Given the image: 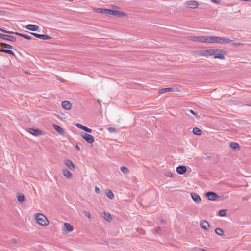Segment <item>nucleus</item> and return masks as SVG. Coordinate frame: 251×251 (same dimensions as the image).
<instances>
[{
	"label": "nucleus",
	"mask_w": 251,
	"mask_h": 251,
	"mask_svg": "<svg viewBox=\"0 0 251 251\" xmlns=\"http://www.w3.org/2000/svg\"><path fill=\"white\" fill-rule=\"evenodd\" d=\"M62 107L66 110H70L72 107L71 103L68 101H64L62 102Z\"/></svg>",
	"instance_id": "obj_19"
},
{
	"label": "nucleus",
	"mask_w": 251,
	"mask_h": 251,
	"mask_svg": "<svg viewBox=\"0 0 251 251\" xmlns=\"http://www.w3.org/2000/svg\"><path fill=\"white\" fill-rule=\"evenodd\" d=\"M199 55L202 56H211L214 54L213 49L199 50Z\"/></svg>",
	"instance_id": "obj_4"
},
{
	"label": "nucleus",
	"mask_w": 251,
	"mask_h": 251,
	"mask_svg": "<svg viewBox=\"0 0 251 251\" xmlns=\"http://www.w3.org/2000/svg\"><path fill=\"white\" fill-rule=\"evenodd\" d=\"M97 101L100 104H101V100H100L98 99Z\"/></svg>",
	"instance_id": "obj_47"
},
{
	"label": "nucleus",
	"mask_w": 251,
	"mask_h": 251,
	"mask_svg": "<svg viewBox=\"0 0 251 251\" xmlns=\"http://www.w3.org/2000/svg\"><path fill=\"white\" fill-rule=\"evenodd\" d=\"M106 15H114L118 17H120L124 16L125 15V13L119 11L111 9H107V12L106 13Z\"/></svg>",
	"instance_id": "obj_5"
},
{
	"label": "nucleus",
	"mask_w": 251,
	"mask_h": 251,
	"mask_svg": "<svg viewBox=\"0 0 251 251\" xmlns=\"http://www.w3.org/2000/svg\"><path fill=\"white\" fill-rule=\"evenodd\" d=\"M167 176H169V177H172L173 174L171 173L168 172V173H167Z\"/></svg>",
	"instance_id": "obj_44"
},
{
	"label": "nucleus",
	"mask_w": 251,
	"mask_h": 251,
	"mask_svg": "<svg viewBox=\"0 0 251 251\" xmlns=\"http://www.w3.org/2000/svg\"><path fill=\"white\" fill-rule=\"evenodd\" d=\"M249 105L251 106V102L250 103V104Z\"/></svg>",
	"instance_id": "obj_53"
},
{
	"label": "nucleus",
	"mask_w": 251,
	"mask_h": 251,
	"mask_svg": "<svg viewBox=\"0 0 251 251\" xmlns=\"http://www.w3.org/2000/svg\"><path fill=\"white\" fill-rule=\"evenodd\" d=\"M233 41V40L228 38L218 36H211V43H218L219 44H227L232 42Z\"/></svg>",
	"instance_id": "obj_2"
},
{
	"label": "nucleus",
	"mask_w": 251,
	"mask_h": 251,
	"mask_svg": "<svg viewBox=\"0 0 251 251\" xmlns=\"http://www.w3.org/2000/svg\"><path fill=\"white\" fill-rule=\"evenodd\" d=\"M65 164L71 170L75 169V166L72 161L69 159H67L65 161Z\"/></svg>",
	"instance_id": "obj_16"
},
{
	"label": "nucleus",
	"mask_w": 251,
	"mask_h": 251,
	"mask_svg": "<svg viewBox=\"0 0 251 251\" xmlns=\"http://www.w3.org/2000/svg\"><path fill=\"white\" fill-rule=\"evenodd\" d=\"M2 36H3V34L0 33V38L2 39Z\"/></svg>",
	"instance_id": "obj_51"
},
{
	"label": "nucleus",
	"mask_w": 251,
	"mask_h": 251,
	"mask_svg": "<svg viewBox=\"0 0 251 251\" xmlns=\"http://www.w3.org/2000/svg\"><path fill=\"white\" fill-rule=\"evenodd\" d=\"M121 171L125 174H126L128 173V169L125 166H122L121 167Z\"/></svg>",
	"instance_id": "obj_33"
},
{
	"label": "nucleus",
	"mask_w": 251,
	"mask_h": 251,
	"mask_svg": "<svg viewBox=\"0 0 251 251\" xmlns=\"http://www.w3.org/2000/svg\"><path fill=\"white\" fill-rule=\"evenodd\" d=\"M85 216L87 217H88L89 218H90L91 217V214L89 212H87L85 213Z\"/></svg>",
	"instance_id": "obj_42"
},
{
	"label": "nucleus",
	"mask_w": 251,
	"mask_h": 251,
	"mask_svg": "<svg viewBox=\"0 0 251 251\" xmlns=\"http://www.w3.org/2000/svg\"><path fill=\"white\" fill-rule=\"evenodd\" d=\"M106 196L110 199H112L114 198V194L111 190H108L106 192Z\"/></svg>",
	"instance_id": "obj_28"
},
{
	"label": "nucleus",
	"mask_w": 251,
	"mask_h": 251,
	"mask_svg": "<svg viewBox=\"0 0 251 251\" xmlns=\"http://www.w3.org/2000/svg\"><path fill=\"white\" fill-rule=\"evenodd\" d=\"M191 39L192 40L196 42H199L200 36H193L191 37Z\"/></svg>",
	"instance_id": "obj_36"
},
{
	"label": "nucleus",
	"mask_w": 251,
	"mask_h": 251,
	"mask_svg": "<svg viewBox=\"0 0 251 251\" xmlns=\"http://www.w3.org/2000/svg\"><path fill=\"white\" fill-rule=\"evenodd\" d=\"M215 232L219 235H223V234H224V231L223 230L221 229V228H216L215 229Z\"/></svg>",
	"instance_id": "obj_32"
},
{
	"label": "nucleus",
	"mask_w": 251,
	"mask_h": 251,
	"mask_svg": "<svg viewBox=\"0 0 251 251\" xmlns=\"http://www.w3.org/2000/svg\"><path fill=\"white\" fill-rule=\"evenodd\" d=\"M103 217L106 221H110L112 220V216L108 213H104Z\"/></svg>",
	"instance_id": "obj_27"
},
{
	"label": "nucleus",
	"mask_w": 251,
	"mask_h": 251,
	"mask_svg": "<svg viewBox=\"0 0 251 251\" xmlns=\"http://www.w3.org/2000/svg\"><path fill=\"white\" fill-rule=\"evenodd\" d=\"M173 90H174V88H171V87L164 88H162V89H159V92L160 94H163L167 92L173 91Z\"/></svg>",
	"instance_id": "obj_22"
},
{
	"label": "nucleus",
	"mask_w": 251,
	"mask_h": 251,
	"mask_svg": "<svg viewBox=\"0 0 251 251\" xmlns=\"http://www.w3.org/2000/svg\"><path fill=\"white\" fill-rule=\"evenodd\" d=\"M243 1H251V0H240Z\"/></svg>",
	"instance_id": "obj_49"
},
{
	"label": "nucleus",
	"mask_w": 251,
	"mask_h": 251,
	"mask_svg": "<svg viewBox=\"0 0 251 251\" xmlns=\"http://www.w3.org/2000/svg\"><path fill=\"white\" fill-rule=\"evenodd\" d=\"M1 45L7 49H12V46L11 45L6 44V43H1Z\"/></svg>",
	"instance_id": "obj_34"
},
{
	"label": "nucleus",
	"mask_w": 251,
	"mask_h": 251,
	"mask_svg": "<svg viewBox=\"0 0 251 251\" xmlns=\"http://www.w3.org/2000/svg\"><path fill=\"white\" fill-rule=\"evenodd\" d=\"M190 112L193 114V115H195L196 116H197L198 118H199V116L197 115V113H195L193 110L191 109V110H189Z\"/></svg>",
	"instance_id": "obj_38"
},
{
	"label": "nucleus",
	"mask_w": 251,
	"mask_h": 251,
	"mask_svg": "<svg viewBox=\"0 0 251 251\" xmlns=\"http://www.w3.org/2000/svg\"><path fill=\"white\" fill-rule=\"evenodd\" d=\"M53 127L56 130V131L60 135H64V130L59 126L57 125H53Z\"/></svg>",
	"instance_id": "obj_20"
},
{
	"label": "nucleus",
	"mask_w": 251,
	"mask_h": 251,
	"mask_svg": "<svg viewBox=\"0 0 251 251\" xmlns=\"http://www.w3.org/2000/svg\"><path fill=\"white\" fill-rule=\"evenodd\" d=\"M230 147L233 149H236L239 148V145L236 142H231L230 144Z\"/></svg>",
	"instance_id": "obj_30"
},
{
	"label": "nucleus",
	"mask_w": 251,
	"mask_h": 251,
	"mask_svg": "<svg viewBox=\"0 0 251 251\" xmlns=\"http://www.w3.org/2000/svg\"><path fill=\"white\" fill-rule=\"evenodd\" d=\"M161 222L162 223H165L166 222L165 220H161Z\"/></svg>",
	"instance_id": "obj_50"
},
{
	"label": "nucleus",
	"mask_w": 251,
	"mask_h": 251,
	"mask_svg": "<svg viewBox=\"0 0 251 251\" xmlns=\"http://www.w3.org/2000/svg\"><path fill=\"white\" fill-rule=\"evenodd\" d=\"M186 167L184 166H179L176 168L177 173L178 174L182 175L186 171Z\"/></svg>",
	"instance_id": "obj_15"
},
{
	"label": "nucleus",
	"mask_w": 251,
	"mask_h": 251,
	"mask_svg": "<svg viewBox=\"0 0 251 251\" xmlns=\"http://www.w3.org/2000/svg\"><path fill=\"white\" fill-rule=\"evenodd\" d=\"M96 12H97L98 13L106 14L107 12V9L98 8L96 10Z\"/></svg>",
	"instance_id": "obj_31"
},
{
	"label": "nucleus",
	"mask_w": 251,
	"mask_h": 251,
	"mask_svg": "<svg viewBox=\"0 0 251 251\" xmlns=\"http://www.w3.org/2000/svg\"><path fill=\"white\" fill-rule=\"evenodd\" d=\"M95 192L97 194H99L100 192V190L98 187H95Z\"/></svg>",
	"instance_id": "obj_40"
},
{
	"label": "nucleus",
	"mask_w": 251,
	"mask_h": 251,
	"mask_svg": "<svg viewBox=\"0 0 251 251\" xmlns=\"http://www.w3.org/2000/svg\"><path fill=\"white\" fill-rule=\"evenodd\" d=\"M0 31L1 32H3L4 33H7V32H8L7 30H6L2 29V28H0Z\"/></svg>",
	"instance_id": "obj_43"
},
{
	"label": "nucleus",
	"mask_w": 251,
	"mask_h": 251,
	"mask_svg": "<svg viewBox=\"0 0 251 251\" xmlns=\"http://www.w3.org/2000/svg\"><path fill=\"white\" fill-rule=\"evenodd\" d=\"M200 42L211 43V36H201L199 39Z\"/></svg>",
	"instance_id": "obj_10"
},
{
	"label": "nucleus",
	"mask_w": 251,
	"mask_h": 251,
	"mask_svg": "<svg viewBox=\"0 0 251 251\" xmlns=\"http://www.w3.org/2000/svg\"><path fill=\"white\" fill-rule=\"evenodd\" d=\"M28 131L30 134L35 136H38L42 134L41 131L38 129L28 128Z\"/></svg>",
	"instance_id": "obj_14"
},
{
	"label": "nucleus",
	"mask_w": 251,
	"mask_h": 251,
	"mask_svg": "<svg viewBox=\"0 0 251 251\" xmlns=\"http://www.w3.org/2000/svg\"><path fill=\"white\" fill-rule=\"evenodd\" d=\"M63 174L64 176L68 178H70L72 176V173L67 169L63 170Z\"/></svg>",
	"instance_id": "obj_21"
},
{
	"label": "nucleus",
	"mask_w": 251,
	"mask_h": 251,
	"mask_svg": "<svg viewBox=\"0 0 251 251\" xmlns=\"http://www.w3.org/2000/svg\"><path fill=\"white\" fill-rule=\"evenodd\" d=\"M206 196L208 199L210 201H214L218 197V196L215 193L212 192H207Z\"/></svg>",
	"instance_id": "obj_9"
},
{
	"label": "nucleus",
	"mask_w": 251,
	"mask_h": 251,
	"mask_svg": "<svg viewBox=\"0 0 251 251\" xmlns=\"http://www.w3.org/2000/svg\"><path fill=\"white\" fill-rule=\"evenodd\" d=\"M191 196L193 200L196 202V203H200L201 199V197L198 195L197 194L195 193H191Z\"/></svg>",
	"instance_id": "obj_12"
},
{
	"label": "nucleus",
	"mask_w": 251,
	"mask_h": 251,
	"mask_svg": "<svg viewBox=\"0 0 251 251\" xmlns=\"http://www.w3.org/2000/svg\"><path fill=\"white\" fill-rule=\"evenodd\" d=\"M37 223L41 226H46L49 225V221L43 214L37 213L35 215Z\"/></svg>",
	"instance_id": "obj_1"
},
{
	"label": "nucleus",
	"mask_w": 251,
	"mask_h": 251,
	"mask_svg": "<svg viewBox=\"0 0 251 251\" xmlns=\"http://www.w3.org/2000/svg\"><path fill=\"white\" fill-rule=\"evenodd\" d=\"M17 200L20 203H22L25 200V196L23 194H20L17 197Z\"/></svg>",
	"instance_id": "obj_25"
},
{
	"label": "nucleus",
	"mask_w": 251,
	"mask_h": 251,
	"mask_svg": "<svg viewBox=\"0 0 251 251\" xmlns=\"http://www.w3.org/2000/svg\"><path fill=\"white\" fill-rule=\"evenodd\" d=\"M76 126L78 128H80V129L83 130L84 131H85L86 132L91 133L92 132V130L91 129L89 128H88V127L83 126L82 125H81L80 124H77L76 125Z\"/></svg>",
	"instance_id": "obj_17"
},
{
	"label": "nucleus",
	"mask_w": 251,
	"mask_h": 251,
	"mask_svg": "<svg viewBox=\"0 0 251 251\" xmlns=\"http://www.w3.org/2000/svg\"><path fill=\"white\" fill-rule=\"evenodd\" d=\"M232 44L234 47H238L241 45L239 43H234H234H232Z\"/></svg>",
	"instance_id": "obj_41"
},
{
	"label": "nucleus",
	"mask_w": 251,
	"mask_h": 251,
	"mask_svg": "<svg viewBox=\"0 0 251 251\" xmlns=\"http://www.w3.org/2000/svg\"><path fill=\"white\" fill-rule=\"evenodd\" d=\"M8 32H7V33H8V34H14V32L13 31H8Z\"/></svg>",
	"instance_id": "obj_46"
},
{
	"label": "nucleus",
	"mask_w": 251,
	"mask_h": 251,
	"mask_svg": "<svg viewBox=\"0 0 251 251\" xmlns=\"http://www.w3.org/2000/svg\"><path fill=\"white\" fill-rule=\"evenodd\" d=\"M20 36L22 37H23L25 39H26L27 40H31L32 38L31 36H30L29 35H25L24 34L20 35Z\"/></svg>",
	"instance_id": "obj_35"
},
{
	"label": "nucleus",
	"mask_w": 251,
	"mask_h": 251,
	"mask_svg": "<svg viewBox=\"0 0 251 251\" xmlns=\"http://www.w3.org/2000/svg\"><path fill=\"white\" fill-rule=\"evenodd\" d=\"M30 34L36 38L43 40H49L51 39V37L44 34H39L34 32H31Z\"/></svg>",
	"instance_id": "obj_8"
},
{
	"label": "nucleus",
	"mask_w": 251,
	"mask_h": 251,
	"mask_svg": "<svg viewBox=\"0 0 251 251\" xmlns=\"http://www.w3.org/2000/svg\"><path fill=\"white\" fill-rule=\"evenodd\" d=\"M64 226L66 228V230L68 232H71L73 230V227L69 223H65Z\"/></svg>",
	"instance_id": "obj_24"
},
{
	"label": "nucleus",
	"mask_w": 251,
	"mask_h": 251,
	"mask_svg": "<svg viewBox=\"0 0 251 251\" xmlns=\"http://www.w3.org/2000/svg\"><path fill=\"white\" fill-rule=\"evenodd\" d=\"M25 28L29 30L33 31H37L39 30V27L36 25L29 24L26 25Z\"/></svg>",
	"instance_id": "obj_11"
},
{
	"label": "nucleus",
	"mask_w": 251,
	"mask_h": 251,
	"mask_svg": "<svg viewBox=\"0 0 251 251\" xmlns=\"http://www.w3.org/2000/svg\"><path fill=\"white\" fill-rule=\"evenodd\" d=\"M200 226L201 228L207 230L209 227L210 226L209 223L206 221H201L200 223Z\"/></svg>",
	"instance_id": "obj_18"
},
{
	"label": "nucleus",
	"mask_w": 251,
	"mask_h": 251,
	"mask_svg": "<svg viewBox=\"0 0 251 251\" xmlns=\"http://www.w3.org/2000/svg\"><path fill=\"white\" fill-rule=\"evenodd\" d=\"M75 148H76L77 150L80 151V148L79 146L77 144L75 146Z\"/></svg>",
	"instance_id": "obj_45"
},
{
	"label": "nucleus",
	"mask_w": 251,
	"mask_h": 251,
	"mask_svg": "<svg viewBox=\"0 0 251 251\" xmlns=\"http://www.w3.org/2000/svg\"><path fill=\"white\" fill-rule=\"evenodd\" d=\"M185 5L187 7H189L192 9L197 8L199 4L198 2L195 0H189L185 2Z\"/></svg>",
	"instance_id": "obj_7"
},
{
	"label": "nucleus",
	"mask_w": 251,
	"mask_h": 251,
	"mask_svg": "<svg viewBox=\"0 0 251 251\" xmlns=\"http://www.w3.org/2000/svg\"><path fill=\"white\" fill-rule=\"evenodd\" d=\"M211 1L212 2L215 3H217V4H219L220 2V0H211Z\"/></svg>",
	"instance_id": "obj_39"
},
{
	"label": "nucleus",
	"mask_w": 251,
	"mask_h": 251,
	"mask_svg": "<svg viewBox=\"0 0 251 251\" xmlns=\"http://www.w3.org/2000/svg\"><path fill=\"white\" fill-rule=\"evenodd\" d=\"M213 50L214 51V54L216 55L214 56V59H219L222 60L225 59L224 56L223 54H220V53H222L226 54V51L225 50L219 49H213Z\"/></svg>",
	"instance_id": "obj_3"
},
{
	"label": "nucleus",
	"mask_w": 251,
	"mask_h": 251,
	"mask_svg": "<svg viewBox=\"0 0 251 251\" xmlns=\"http://www.w3.org/2000/svg\"><path fill=\"white\" fill-rule=\"evenodd\" d=\"M159 230H160V227H158V228H157V231H159Z\"/></svg>",
	"instance_id": "obj_52"
},
{
	"label": "nucleus",
	"mask_w": 251,
	"mask_h": 251,
	"mask_svg": "<svg viewBox=\"0 0 251 251\" xmlns=\"http://www.w3.org/2000/svg\"><path fill=\"white\" fill-rule=\"evenodd\" d=\"M0 52H4V53H6L12 55H15L14 52L12 50H8V49H4L1 48V49H0Z\"/></svg>",
	"instance_id": "obj_23"
},
{
	"label": "nucleus",
	"mask_w": 251,
	"mask_h": 251,
	"mask_svg": "<svg viewBox=\"0 0 251 251\" xmlns=\"http://www.w3.org/2000/svg\"><path fill=\"white\" fill-rule=\"evenodd\" d=\"M227 211V210L226 209L220 210L218 212V215L221 217H223L226 215Z\"/></svg>",
	"instance_id": "obj_29"
},
{
	"label": "nucleus",
	"mask_w": 251,
	"mask_h": 251,
	"mask_svg": "<svg viewBox=\"0 0 251 251\" xmlns=\"http://www.w3.org/2000/svg\"><path fill=\"white\" fill-rule=\"evenodd\" d=\"M193 133L194 134L196 135H200L202 131L198 127H195L193 129Z\"/></svg>",
	"instance_id": "obj_26"
},
{
	"label": "nucleus",
	"mask_w": 251,
	"mask_h": 251,
	"mask_svg": "<svg viewBox=\"0 0 251 251\" xmlns=\"http://www.w3.org/2000/svg\"><path fill=\"white\" fill-rule=\"evenodd\" d=\"M81 136L89 143H92L94 141V137L90 134L82 132L81 134Z\"/></svg>",
	"instance_id": "obj_6"
},
{
	"label": "nucleus",
	"mask_w": 251,
	"mask_h": 251,
	"mask_svg": "<svg viewBox=\"0 0 251 251\" xmlns=\"http://www.w3.org/2000/svg\"><path fill=\"white\" fill-rule=\"evenodd\" d=\"M2 39L4 40L10 41L13 42L16 41V38L13 36L3 34Z\"/></svg>",
	"instance_id": "obj_13"
},
{
	"label": "nucleus",
	"mask_w": 251,
	"mask_h": 251,
	"mask_svg": "<svg viewBox=\"0 0 251 251\" xmlns=\"http://www.w3.org/2000/svg\"><path fill=\"white\" fill-rule=\"evenodd\" d=\"M108 130L111 132V133H112V132H114L115 131V129L113 127H109L108 128Z\"/></svg>",
	"instance_id": "obj_37"
},
{
	"label": "nucleus",
	"mask_w": 251,
	"mask_h": 251,
	"mask_svg": "<svg viewBox=\"0 0 251 251\" xmlns=\"http://www.w3.org/2000/svg\"><path fill=\"white\" fill-rule=\"evenodd\" d=\"M14 34L18 35L19 36H20V35H21V34H22V33H18V32H14Z\"/></svg>",
	"instance_id": "obj_48"
}]
</instances>
